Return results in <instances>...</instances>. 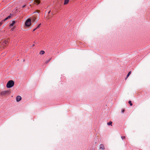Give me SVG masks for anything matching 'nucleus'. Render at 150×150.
<instances>
[{
  "mask_svg": "<svg viewBox=\"0 0 150 150\" xmlns=\"http://www.w3.org/2000/svg\"><path fill=\"white\" fill-rule=\"evenodd\" d=\"M45 52L43 50H41L40 52V55H43L44 54Z\"/></svg>",
  "mask_w": 150,
  "mask_h": 150,
  "instance_id": "11",
  "label": "nucleus"
},
{
  "mask_svg": "<svg viewBox=\"0 0 150 150\" xmlns=\"http://www.w3.org/2000/svg\"><path fill=\"white\" fill-rule=\"evenodd\" d=\"M64 5L66 4V0H65L64 1Z\"/></svg>",
  "mask_w": 150,
  "mask_h": 150,
  "instance_id": "22",
  "label": "nucleus"
},
{
  "mask_svg": "<svg viewBox=\"0 0 150 150\" xmlns=\"http://www.w3.org/2000/svg\"><path fill=\"white\" fill-rule=\"evenodd\" d=\"M10 91H3L1 92L0 93V94L2 96H3L8 95L10 94Z\"/></svg>",
  "mask_w": 150,
  "mask_h": 150,
  "instance_id": "4",
  "label": "nucleus"
},
{
  "mask_svg": "<svg viewBox=\"0 0 150 150\" xmlns=\"http://www.w3.org/2000/svg\"><path fill=\"white\" fill-rule=\"evenodd\" d=\"M37 28H36L35 29H34L33 30V31H35Z\"/></svg>",
  "mask_w": 150,
  "mask_h": 150,
  "instance_id": "23",
  "label": "nucleus"
},
{
  "mask_svg": "<svg viewBox=\"0 0 150 150\" xmlns=\"http://www.w3.org/2000/svg\"><path fill=\"white\" fill-rule=\"evenodd\" d=\"M125 110L124 109H122L121 111L122 113H123L125 112Z\"/></svg>",
  "mask_w": 150,
  "mask_h": 150,
  "instance_id": "17",
  "label": "nucleus"
},
{
  "mask_svg": "<svg viewBox=\"0 0 150 150\" xmlns=\"http://www.w3.org/2000/svg\"><path fill=\"white\" fill-rule=\"evenodd\" d=\"M35 46L34 44H33V46H33H33Z\"/></svg>",
  "mask_w": 150,
  "mask_h": 150,
  "instance_id": "26",
  "label": "nucleus"
},
{
  "mask_svg": "<svg viewBox=\"0 0 150 150\" xmlns=\"http://www.w3.org/2000/svg\"><path fill=\"white\" fill-rule=\"evenodd\" d=\"M41 25V23H40L38 25V26H37V27L36 28H39L40 26V25Z\"/></svg>",
  "mask_w": 150,
  "mask_h": 150,
  "instance_id": "19",
  "label": "nucleus"
},
{
  "mask_svg": "<svg viewBox=\"0 0 150 150\" xmlns=\"http://www.w3.org/2000/svg\"><path fill=\"white\" fill-rule=\"evenodd\" d=\"M40 1L39 0H35L34 1V3L35 4H37V5H38L40 3Z\"/></svg>",
  "mask_w": 150,
  "mask_h": 150,
  "instance_id": "9",
  "label": "nucleus"
},
{
  "mask_svg": "<svg viewBox=\"0 0 150 150\" xmlns=\"http://www.w3.org/2000/svg\"><path fill=\"white\" fill-rule=\"evenodd\" d=\"M8 40H4L0 42V48L4 49L5 47L8 44Z\"/></svg>",
  "mask_w": 150,
  "mask_h": 150,
  "instance_id": "1",
  "label": "nucleus"
},
{
  "mask_svg": "<svg viewBox=\"0 0 150 150\" xmlns=\"http://www.w3.org/2000/svg\"><path fill=\"white\" fill-rule=\"evenodd\" d=\"M100 149L102 150H104L105 149V147L103 144H100Z\"/></svg>",
  "mask_w": 150,
  "mask_h": 150,
  "instance_id": "7",
  "label": "nucleus"
},
{
  "mask_svg": "<svg viewBox=\"0 0 150 150\" xmlns=\"http://www.w3.org/2000/svg\"><path fill=\"white\" fill-rule=\"evenodd\" d=\"M51 59V58H50L49 60H47L46 61H45V63L46 64H47V63H48L50 62V60Z\"/></svg>",
  "mask_w": 150,
  "mask_h": 150,
  "instance_id": "16",
  "label": "nucleus"
},
{
  "mask_svg": "<svg viewBox=\"0 0 150 150\" xmlns=\"http://www.w3.org/2000/svg\"><path fill=\"white\" fill-rule=\"evenodd\" d=\"M11 14L10 16H8L7 17H6V18H5L4 20L1 21L0 22V26L3 23L4 21H5L6 20H7L8 19H10L11 18Z\"/></svg>",
  "mask_w": 150,
  "mask_h": 150,
  "instance_id": "5",
  "label": "nucleus"
},
{
  "mask_svg": "<svg viewBox=\"0 0 150 150\" xmlns=\"http://www.w3.org/2000/svg\"><path fill=\"white\" fill-rule=\"evenodd\" d=\"M112 122L111 121L110 122H108L107 123V125H112Z\"/></svg>",
  "mask_w": 150,
  "mask_h": 150,
  "instance_id": "14",
  "label": "nucleus"
},
{
  "mask_svg": "<svg viewBox=\"0 0 150 150\" xmlns=\"http://www.w3.org/2000/svg\"><path fill=\"white\" fill-rule=\"evenodd\" d=\"M14 28H12L11 29V30L12 31H13L14 30Z\"/></svg>",
  "mask_w": 150,
  "mask_h": 150,
  "instance_id": "21",
  "label": "nucleus"
},
{
  "mask_svg": "<svg viewBox=\"0 0 150 150\" xmlns=\"http://www.w3.org/2000/svg\"><path fill=\"white\" fill-rule=\"evenodd\" d=\"M32 22H34L36 19V17L34 16H33L31 18Z\"/></svg>",
  "mask_w": 150,
  "mask_h": 150,
  "instance_id": "8",
  "label": "nucleus"
},
{
  "mask_svg": "<svg viewBox=\"0 0 150 150\" xmlns=\"http://www.w3.org/2000/svg\"><path fill=\"white\" fill-rule=\"evenodd\" d=\"M21 99V97L20 96H18L16 98V100L17 101L19 102Z\"/></svg>",
  "mask_w": 150,
  "mask_h": 150,
  "instance_id": "6",
  "label": "nucleus"
},
{
  "mask_svg": "<svg viewBox=\"0 0 150 150\" xmlns=\"http://www.w3.org/2000/svg\"><path fill=\"white\" fill-rule=\"evenodd\" d=\"M14 84V81L12 80H10L8 81L6 84V87L8 88H10L12 87Z\"/></svg>",
  "mask_w": 150,
  "mask_h": 150,
  "instance_id": "2",
  "label": "nucleus"
},
{
  "mask_svg": "<svg viewBox=\"0 0 150 150\" xmlns=\"http://www.w3.org/2000/svg\"><path fill=\"white\" fill-rule=\"evenodd\" d=\"M25 25L26 27H29L31 25V19L30 18H28L25 21Z\"/></svg>",
  "mask_w": 150,
  "mask_h": 150,
  "instance_id": "3",
  "label": "nucleus"
},
{
  "mask_svg": "<svg viewBox=\"0 0 150 150\" xmlns=\"http://www.w3.org/2000/svg\"><path fill=\"white\" fill-rule=\"evenodd\" d=\"M52 17V16H51L50 15H48L47 16L46 18L48 20L50 18H51Z\"/></svg>",
  "mask_w": 150,
  "mask_h": 150,
  "instance_id": "13",
  "label": "nucleus"
},
{
  "mask_svg": "<svg viewBox=\"0 0 150 150\" xmlns=\"http://www.w3.org/2000/svg\"><path fill=\"white\" fill-rule=\"evenodd\" d=\"M130 104V106H132V102L130 100H129L128 102Z\"/></svg>",
  "mask_w": 150,
  "mask_h": 150,
  "instance_id": "15",
  "label": "nucleus"
},
{
  "mask_svg": "<svg viewBox=\"0 0 150 150\" xmlns=\"http://www.w3.org/2000/svg\"><path fill=\"white\" fill-rule=\"evenodd\" d=\"M93 150L92 149V150Z\"/></svg>",
  "mask_w": 150,
  "mask_h": 150,
  "instance_id": "27",
  "label": "nucleus"
},
{
  "mask_svg": "<svg viewBox=\"0 0 150 150\" xmlns=\"http://www.w3.org/2000/svg\"><path fill=\"white\" fill-rule=\"evenodd\" d=\"M121 137L122 139H124L125 138V136H121Z\"/></svg>",
  "mask_w": 150,
  "mask_h": 150,
  "instance_id": "18",
  "label": "nucleus"
},
{
  "mask_svg": "<svg viewBox=\"0 0 150 150\" xmlns=\"http://www.w3.org/2000/svg\"><path fill=\"white\" fill-rule=\"evenodd\" d=\"M15 21H12V23L10 24V26H12L15 23Z\"/></svg>",
  "mask_w": 150,
  "mask_h": 150,
  "instance_id": "12",
  "label": "nucleus"
},
{
  "mask_svg": "<svg viewBox=\"0 0 150 150\" xmlns=\"http://www.w3.org/2000/svg\"><path fill=\"white\" fill-rule=\"evenodd\" d=\"M50 11L48 12V14L50 13Z\"/></svg>",
  "mask_w": 150,
  "mask_h": 150,
  "instance_id": "25",
  "label": "nucleus"
},
{
  "mask_svg": "<svg viewBox=\"0 0 150 150\" xmlns=\"http://www.w3.org/2000/svg\"><path fill=\"white\" fill-rule=\"evenodd\" d=\"M25 5H23V6H22V7L23 8H24L25 7Z\"/></svg>",
  "mask_w": 150,
  "mask_h": 150,
  "instance_id": "24",
  "label": "nucleus"
},
{
  "mask_svg": "<svg viewBox=\"0 0 150 150\" xmlns=\"http://www.w3.org/2000/svg\"><path fill=\"white\" fill-rule=\"evenodd\" d=\"M131 71H130L128 73V74L127 75L126 77L125 78V80L127 79V78L131 74Z\"/></svg>",
  "mask_w": 150,
  "mask_h": 150,
  "instance_id": "10",
  "label": "nucleus"
},
{
  "mask_svg": "<svg viewBox=\"0 0 150 150\" xmlns=\"http://www.w3.org/2000/svg\"><path fill=\"white\" fill-rule=\"evenodd\" d=\"M69 2V0H66V4H67Z\"/></svg>",
  "mask_w": 150,
  "mask_h": 150,
  "instance_id": "20",
  "label": "nucleus"
}]
</instances>
